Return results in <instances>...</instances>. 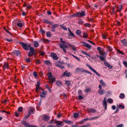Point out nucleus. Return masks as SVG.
Returning a JSON list of instances; mask_svg holds the SVG:
<instances>
[{"label": "nucleus", "mask_w": 127, "mask_h": 127, "mask_svg": "<svg viewBox=\"0 0 127 127\" xmlns=\"http://www.w3.org/2000/svg\"><path fill=\"white\" fill-rule=\"evenodd\" d=\"M63 121L66 123L68 125H70L73 124V122L69 120H66L64 119L63 120Z\"/></svg>", "instance_id": "17"}, {"label": "nucleus", "mask_w": 127, "mask_h": 127, "mask_svg": "<svg viewBox=\"0 0 127 127\" xmlns=\"http://www.w3.org/2000/svg\"><path fill=\"white\" fill-rule=\"evenodd\" d=\"M43 119L44 120L47 121L49 120V117L48 115H44Z\"/></svg>", "instance_id": "18"}, {"label": "nucleus", "mask_w": 127, "mask_h": 127, "mask_svg": "<svg viewBox=\"0 0 127 127\" xmlns=\"http://www.w3.org/2000/svg\"><path fill=\"white\" fill-rule=\"evenodd\" d=\"M56 84L58 86H61L62 85V82L60 81H57L56 83Z\"/></svg>", "instance_id": "24"}, {"label": "nucleus", "mask_w": 127, "mask_h": 127, "mask_svg": "<svg viewBox=\"0 0 127 127\" xmlns=\"http://www.w3.org/2000/svg\"><path fill=\"white\" fill-rule=\"evenodd\" d=\"M44 64L46 65H51L52 64L51 62L49 60H45L44 62Z\"/></svg>", "instance_id": "23"}, {"label": "nucleus", "mask_w": 127, "mask_h": 127, "mask_svg": "<svg viewBox=\"0 0 127 127\" xmlns=\"http://www.w3.org/2000/svg\"><path fill=\"white\" fill-rule=\"evenodd\" d=\"M51 56L54 59L57 60L58 58L57 56L54 53H51Z\"/></svg>", "instance_id": "14"}, {"label": "nucleus", "mask_w": 127, "mask_h": 127, "mask_svg": "<svg viewBox=\"0 0 127 127\" xmlns=\"http://www.w3.org/2000/svg\"><path fill=\"white\" fill-rule=\"evenodd\" d=\"M118 107L120 108L121 107L122 109H124L125 108V107L124 106L121 104H120L118 106Z\"/></svg>", "instance_id": "51"}, {"label": "nucleus", "mask_w": 127, "mask_h": 127, "mask_svg": "<svg viewBox=\"0 0 127 127\" xmlns=\"http://www.w3.org/2000/svg\"><path fill=\"white\" fill-rule=\"evenodd\" d=\"M14 54L16 56H18L20 55V53L18 50H15L14 51Z\"/></svg>", "instance_id": "26"}, {"label": "nucleus", "mask_w": 127, "mask_h": 127, "mask_svg": "<svg viewBox=\"0 0 127 127\" xmlns=\"http://www.w3.org/2000/svg\"><path fill=\"white\" fill-rule=\"evenodd\" d=\"M83 72H86L88 73L89 74H92V73H91V72H90L89 71H87L85 69H84Z\"/></svg>", "instance_id": "54"}, {"label": "nucleus", "mask_w": 127, "mask_h": 127, "mask_svg": "<svg viewBox=\"0 0 127 127\" xmlns=\"http://www.w3.org/2000/svg\"><path fill=\"white\" fill-rule=\"evenodd\" d=\"M60 42L61 43H64V44L65 43H66L65 41H63V39L62 38H60Z\"/></svg>", "instance_id": "60"}, {"label": "nucleus", "mask_w": 127, "mask_h": 127, "mask_svg": "<svg viewBox=\"0 0 127 127\" xmlns=\"http://www.w3.org/2000/svg\"><path fill=\"white\" fill-rule=\"evenodd\" d=\"M45 86L46 88L50 91V92L51 93V90L49 86L48 85L46 84L45 85Z\"/></svg>", "instance_id": "40"}, {"label": "nucleus", "mask_w": 127, "mask_h": 127, "mask_svg": "<svg viewBox=\"0 0 127 127\" xmlns=\"http://www.w3.org/2000/svg\"><path fill=\"white\" fill-rule=\"evenodd\" d=\"M43 22L46 23L50 24L52 25L53 24V22H50L46 19H44L43 20Z\"/></svg>", "instance_id": "13"}, {"label": "nucleus", "mask_w": 127, "mask_h": 127, "mask_svg": "<svg viewBox=\"0 0 127 127\" xmlns=\"http://www.w3.org/2000/svg\"><path fill=\"white\" fill-rule=\"evenodd\" d=\"M120 8L119 7H118V9L117 10V12H120L122 9V6L120 5Z\"/></svg>", "instance_id": "33"}, {"label": "nucleus", "mask_w": 127, "mask_h": 127, "mask_svg": "<svg viewBox=\"0 0 127 127\" xmlns=\"http://www.w3.org/2000/svg\"><path fill=\"white\" fill-rule=\"evenodd\" d=\"M40 52H41V53H40V54L42 56H43L45 54V53L44 52H42L40 51Z\"/></svg>", "instance_id": "58"}, {"label": "nucleus", "mask_w": 127, "mask_h": 127, "mask_svg": "<svg viewBox=\"0 0 127 127\" xmlns=\"http://www.w3.org/2000/svg\"><path fill=\"white\" fill-rule=\"evenodd\" d=\"M34 45L35 47H37L39 45V44L38 42L35 41L34 42Z\"/></svg>", "instance_id": "37"}, {"label": "nucleus", "mask_w": 127, "mask_h": 127, "mask_svg": "<svg viewBox=\"0 0 127 127\" xmlns=\"http://www.w3.org/2000/svg\"><path fill=\"white\" fill-rule=\"evenodd\" d=\"M71 75V73L70 72H68L67 71H66L63 73L62 74L63 76H66L67 77H69L70 75Z\"/></svg>", "instance_id": "11"}, {"label": "nucleus", "mask_w": 127, "mask_h": 127, "mask_svg": "<svg viewBox=\"0 0 127 127\" xmlns=\"http://www.w3.org/2000/svg\"><path fill=\"white\" fill-rule=\"evenodd\" d=\"M97 50L98 51L99 54L102 55H105L106 53L104 52L102 48L99 47H98L97 48Z\"/></svg>", "instance_id": "7"}, {"label": "nucleus", "mask_w": 127, "mask_h": 127, "mask_svg": "<svg viewBox=\"0 0 127 127\" xmlns=\"http://www.w3.org/2000/svg\"><path fill=\"white\" fill-rule=\"evenodd\" d=\"M106 48H107V51L109 52H111L113 50V49L111 47L108 45H107Z\"/></svg>", "instance_id": "19"}, {"label": "nucleus", "mask_w": 127, "mask_h": 127, "mask_svg": "<svg viewBox=\"0 0 127 127\" xmlns=\"http://www.w3.org/2000/svg\"><path fill=\"white\" fill-rule=\"evenodd\" d=\"M107 102L108 103H112L113 102V99L110 98H108L107 100Z\"/></svg>", "instance_id": "32"}, {"label": "nucleus", "mask_w": 127, "mask_h": 127, "mask_svg": "<svg viewBox=\"0 0 127 127\" xmlns=\"http://www.w3.org/2000/svg\"><path fill=\"white\" fill-rule=\"evenodd\" d=\"M40 32L42 34L45 33L44 31L42 29H40Z\"/></svg>", "instance_id": "61"}, {"label": "nucleus", "mask_w": 127, "mask_h": 127, "mask_svg": "<svg viewBox=\"0 0 127 127\" xmlns=\"http://www.w3.org/2000/svg\"><path fill=\"white\" fill-rule=\"evenodd\" d=\"M23 110V108L21 107H19L18 109V111L20 112H21Z\"/></svg>", "instance_id": "44"}, {"label": "nucleus", "mask_w": 127, "mask_h": 127, "mask_svg": "<svg viewBox=\"0 0 127 127\" xmlns=\"http://www.w3.org/2000/svg\"><path fill=\"white\" fill-rule=\"evenodd\" d=\"M91 125L89 124L88 125H85L82 126H79L77 127L76 125H73L72 126V127H90Z\"/></svg>", "instance_id": "16"}, {"label": "nucleus", "mask_w": 127, "mask_h": 127, "mask_svg": "<svg viewBox=\"0 0 127 127\" xmlns=\"http://www.w3.org/2000/svg\"><path fill=\"white\" fill-rule=\"evenodd\" d=\"M123 64L127 68V63L126 61H124L123 62Z\"/></svg>", "instance_id": "62"}, {"label": "nucleus", "mask_w": 127, "mask_h": 127, "mask_svg": "<svg viewBox=\"0 0 127 127\" xmlns=\"http://www.w3.org/2000/svg\"><path fill=\"white\" fill-rule=\"evenodd\" d=\"M26 7L28 9H31L32 8V6L29 4L28 3Z\"/></svg>", "instance_id": "52"}, {"label": "nucleus", "mask_w": 127, "mask_h": 127, "mask_svg": "<svg viewBox=\"0 0 127 127\" xmlns=\"http://www.w3.org/2000/svg\"><path fill=\"white\" fill-rule=\"evenodd\" d=\"M52 25L53 26H52L55 28H57L59 26V25L57 24H55L54 25Z\"/></svg>", "instance_id": "56"}, {"label": "nucleus", "mask_w": 127, "mask_h": 127, "mask_svg": "<svg viewBox=\"0 0 127 127\" xmlns=\"http://www.w3.org/2000/svg\"><path fill=\"white\" fill-rule=\"evenodd\" d=\"M30 50V52H31L32 53H35V52L34 48L32 47H31L29 48Z\"/></svg>", "instance_id": "34"}, {"label": "nucleus", "mask_w": 127, "mask_h": 127, "mask_svg": "<svg viewBox=\"0 0 127 127\" xmlns=\"http://www.w3.org/2000/svg\"><path fill=\"white\" fill-rule=\"evenodd\" d=\"M84 69L83 68H78L76 69L75 71L76 72H83Z\"/></svg>", "instance_id": "20"}, {"label": "nucleus", "mask_w": 127, "mask_h": 127, "mask_svg": "<svg viewBox=\"0 0 127 127\" xmlns=\"http://www.w3.org/2000/svg\"><path fill=\"white\" fill-rule=\"evenodd\" d=\"M98 92L99 94L102 95L105 93V91L103 90H101L100 89H99L98 90Z\"/></svg>", "instance_id": "22"}, {"label": "nucleus", "mask_w": 127, "mask_h": 127, "mask_svg": "<svg viewBox=\"0 0 127 127\" xmlns=\"http://www.w3.org/2000/svg\"><path fill=\"white\" fill-rule=\"evenodd\" d=\"M17 25L19 27H21L23 26V24L21 23H17Z\"/></svg>", "instance_id": "42"}, {"label": "nucleus", "mask_w": 127, "mask_h": 127, "mask_svg": "<svg viewBox=\"0 0 127 127\" xmlns=\"http://www.w3.org/2000/svg\"><path fill=\"white\" fill-rule=\"evenodd\" d=\"M55 123L57 124V125H61V126H63V125H62V124L63 123V122H60L58 121H56L55 122Z\"/></svg>", "instance_id": "28"}, {"label": "nucleus", "mask_w": 127, "mask_h": 127, "mask_svg": "<svg viewBox=\"0 0 127 127\" xmlns=\"http://www.w3.org/2000/svg\"><path fill=\"white\" fill-rule=\"evenodd\" d=\"M46 35L47 37H49L51 36L52 35L50 32H48L46 33Z\"/></svg>", "instance_id": "46"}, {"label": "nucleus", "mask_w": 127, "mask_h": 127, "mask_svg": "<svg viewBox=\"0 0 127 127\" xmlns=\"http://www.w3.org/2000/svg\"><path fill=\"white\" fill-rule=\"evenodd\" d=\"M104 64L105 65L109 67L110 68H112V66L110 65L109 64L108 62H105L104 63Z\"/></svg>", "instance_id": "27"}, {"label": "nucleus", "mask_w": 127, "mask_h": 127, "mask_svg": "<svg viewBox=\"0 0 127 127\" xmlns=\"http://www.w3.org/2000/svg\"><path fill=\"white\" fill-rule=\"evenodd\" d=\"M43 41L45 43H47L49 42L50 41L47 39H44L43 40Z\"/></svg>", "instance_id": "47"}, {"label": "nucleus", "mask_w": 127, "mask_h": 127, "mask_svg": "<svg viewBox=\"0 0 127 127\" xmlns=\"http://www.w3.org/2000/svg\"><path fill=\"white\" fill-rule=\"evenodd\" d=\"M48 76L49 81H47V82L51 84V85L52 86L53 83L56 81L55 78V77H52V73L50 72L48 74Z\"/></svg>", "instance_id": "1"}, {"label": "nucleus", "mask_w": 127, "mask_h": 127, "mask_svg": "<svg viewBox=\"0 0 127 127\" xmlns=\"http://www.w3.org/2000/svg\"><path fill=\"white\" fill-rule=\"evenodd\" d=\"M100 84L103 87H105L106 85L105 83L102 80H100Z\"/></svg>", "instance_id": "29"}, {"label": "nucleus", "mask_w": 127, "mask_h": 127, "mask_svg": "<svg viewBox=\"0 0 127 127\" xmlns=\"http://www.w3.org/2000/svg\"><path fill=\"white\" fill-rule=\"evenodd\" d=\"M22 124L26 127H37L36 126L29 125V123L26 121H23L22 122Z\"/></svg>", "instance_id": "6"}, {"label": "nucleus", "mask_w": 127, "mask_h": 127, "mask_svg": "<svg viewBox=\"0 0 127 127\" xmlns=\"http://www.w3.org/2000/svg\"><path fill=\"white\" fill-rule=\"evenodd\" d=\"M59 45L60 47L63 49V51L65 53H66V52L65 48H67L68 47V46L65 44L61 43H59Z\"/></svg>", "instance_id": "5"}, {"label": "nucleus", "mask_w": 127, "mask_h": 127, "mask_svg": "<svg viewBox=\"0 0 127 127\" xmlns=\"http://www.w3.org/2000/svg\"><path fill=\"white\" fill-rule=\"evenodd\" d=\"M65 83L67 86H70L71 84L69 81H65Z\"/></svg>", "instance_id": "35"}, {"label": "nucleus", "mask_w": 127, "mask_h": 127, "mask_svg": "<svg viewBox=\"0 0 127 127\" xmlns=\"http://www.w3.org/2000/svg\"><path fill=\"white\" fill-rule=\"evenodd\" d=\"M35 54V53H32L31 52H29L28 53V56L30 57L32 56L33 55Z\"/></svg>", "instance_id": "36"}, {"label": "nucleus", "mask_w": 127, "mask_h": 127, "mask_svg": "<svg viewBox=\"0 0 127 127\" xmlns=\"http://www.w3.org/2000/svg\"><path fill=\"white\" fill-rule=\"evenodd\" d=\"M87 110L89 113L91 112L93 113H94L96 111V110L93 108H91L90 109H88Z\"/></svg>", "instance_id": "21"}, {"label": "nucleus", "mask_w": 127, "mask_h": 127, "mask_svg": "<svg viewBox=\"0 0 127 127\" xmlns=\"http://www.w3.org/2000/svg\"><path fill=\"white\" fill-rule=\"evenodd\" d=\"M76 33L78 35H80L81 33V32L80 30H77L76 31Z\"/></svg>", "instance_id": "30"}, {"label": "nucleus", "mask_w": 127, "mask_h": 127, "mask_svg": "<svg viewBox=\"0 0 127 127\" xmlns=\"http://www.w3.org/2000/svg\"><path fill=\"white\" fill-rule=\"evenodd\" d=\"M98 117L96 116L95 117H92L90 119V120H95V119L98 118Z\"/></svg>", "instance_id": "57"}, {"label": "nucleus", "mask_w": 127, "mask_h": 127, "mask_svg": "<svg viewBox=\"0 0 127 127\" xmlns=\"http://www.w3.org/2000/svg\"><path fill=\"white\" fill-rule=\"evenodd\" d=\"M35 63L37 64H39L40 63V60L39 59H37Z\"/></svg>", "instance_id": "55"}, {"label": "nucleus", "mask_w": 127, "mask_h": 127, "mask_svg": "<svg viewBox=\"0 0 127 127\" xmlns=\"http://www.w3.org/2000/svg\"><path fill=\"white\" fill-rule=\"evenodd\" d=\"M86 65L90 69L93 71L97 76L99 77L100 76V75L90 65L87 64H86Z\"/></svg>", "instance_id": "8"}, {"label": "nucleus", "mask_w": 127, "mask_h": 127, "mask_svg": "<svg viewBox=\"0 0 127 127\" xmlns=\"http://www.w3.org/2000/svg\"><path fill=\"white\" fill-rule=\"evenodd\" d=\"M9 67L8 64L7 63H4L3 68L4 69H9Z\"/></svg>", "instance_id": "15"}, {"label": "nucleus", "mask_w": 127, "mask_h": 127, "mask_svg": "<svg viewBox=\"0 0 127 127\" xmlns=\"http://www.w3.org/2000/svg\"><path fill=\"white\" fill-rule=\"evenodd\" d=\"M31 60L29 58L26 59L25 61L27 63H30L31 61Z\"/></svg>", "instance_id": "48"}, {"label": "nucleus", "mask_w": 127, "mask_h": 127, "mask_svg": "<svg viewBox=\"0 0 127 127\" xmlns=\"http://www.w3.org/2000/svg\"><path fill=\"white\" fill-rule=\"evenodd\" d=\"M78 115H79L77 113H74L73 114L74 117L75 118H78Z\"/></svg>", "instance_id": "41"}, {"label": "nucleus", "mask_w": 127, "mask_h": 127, "mask_svg": "<svg viewBox=\"0 0 127 127\" xmlns=\"http://www.w3.org/2000/svg\"><path fill=\"white\" fill-rule=\"evenodd\" d=\"M5 40L7 42H12L13 41V40L12 39H9L7 38H5Z\"/></svg>", "instance_id": "50"}, {"label": "nucleus", "mask_w": 127, "mask_h": 127, "mask_svg": "<svg viewBox=\"0 0 127 127\" xmlns=\"http://www.w3.org/2000/svg\"><path fill=\"white\" fill-rule=\"evenodd\" d=\"M85 15V11L82 10L81 12H77L76 13L71 15V16L72 17H83Z\"/></svg>", "instance_id": "2"}, {"label": "nucleus", "mask_w": 127, "mask_h": 127, "mask_svg": "<svg viewBox=\"0 0 127 127\" xmlns=\"http://www.w3.org/2000/svg\"><path fill=\"white\" fill-rule=\"evenodd\" d=\"M68 35L71 36H73L74 38L75 37V36L73 33H72V32H71Z\"/></svg>", "instance_id": "49"}, {"label": "nucleus", "mask_w": 127, "mask_h": 127, "mask_svg": "<svg viewBox=\"0 0 127 127\" xmlns=\"http://www.w3.org/2000/svg\"><path fill=\"white\" fill-rule=\"evenodd\" d=\"M19 43L22 46L24 49L26 50H28L29 48L31 46V45L30 44H26L22 42H20Z\"/></svg>", "instance_id": "4"}, {"label": "nucleus", "mask_w": 127, "mask_h": 127, "mask_svg": "<svg viewBox=\"0 0 127 127\" xmlns=\"http://www.w3.org/2000/svg\"><path fill=\"white\" fill-rule=\"evenodd\" d=\"M71 55L74 58H75L76 59H77L78 61H80V59L78 57H77L71 54Z\"/></svg>", "instance_id": "43"}, {"label": "nucleus", "mask_w": 127, "mask_h": 127, "mask_svg": "<svg viewBox=\"0 0 127 127\" xmlns=\"http://www.w3.org/2000/svg\"><path fill=\"white\" fill-rule=\"evenodd\" d=\"M125 97V95L123 93H121L119 96V98L121 99H123Z\"/></svg>", "instance_id": "31"}, {"label": "nucleus", "mask_w": 127, "mask_h": 127, "mask_svg": "<svg viewBox=\"0 0 127 127\" xmlns=\"http://www.w3.org/2000/svg\"><path fill=\"white\" fill-rule=\"evenodd\" d=\"M121 42L122 43L124 46H127V40L126 39H123L121 40Z\"/></svg>", "instance_id": "12"}, {"label": "nucleus", "mask_w": 127, "mask_h": 127, "mask_svg": "<svg viewBox=\"0 0 127 127\" xmlns=\"http://www.w3.org/2000/svg\"><path fill=\"white\" fill-rule=\"evenodd\" d=\"M124 126L122 124H120L119 125H117L116 127H124Z\"/></svg>", "instance_id": "64"}, {"label": "nucleus", "mask_w": 127, "mask_h": 127, "mask_svg": "<svg viewBox=\"0 0 127 127\" xmlns=\"http://www.w3.org/2000/svg\"><path fill=\"white\" fill-rule=\"evenodd\" d=\"M3 29L7 33L11 35H12L11 32L8 30L6 29V27H4L3 28Z\"/></svg>", "instance_id": "38"}, {"label": "nucleus", "mask_w": 127, "mask_h": 127, "mask_svg": "<svg viewBox=\"0 0 127 127\" xmlns=\"http://www.w3.org/2000/svg\"><path fill=\"white\" fill-rule=\"evenodd\" d=\"M35 112V109L33 107H31L29 109L27 114L25 116V119L28 118L31 114H34Z\"/></svg>", "instance_id": "3"}, {"label": "nucleus", "mask_w": 127, "mask_h": 127, "mask_svg": "<svg viewBox=\"0 0 127 127\" xmlns=\"http://www.w3.org/2000/svg\"><path fill=\"white\" fill-rule=\"evenodd\" d=\"M56 66L60 67L61 69H63L64 68V67L63 66L59 64H56Z\"/></svg>", "instance_id": "39"}, {"label": "nucleus", "mask_w": 127, "mask_h": 127, "mask_svg": "<svg viewBox=\"0 0 127 127\" xmlns=\"http://www.w3.org/2000/svg\"><path fill=\"white\" fill-rule=\"evenodd\" d=\"M91 91V89L90 88H87L85 90V91L87 93H88L90 92Z\"/></svg>", "instance_id": "45"}, {"label": "nucleus", "mask_w": 127, "mask_h": 127, "mask_svg": "<svg viewBox=\"0 0 127 127\" xmlns=\"http://www.w3.org/2000/svg\"><path fill=\"white\" fill-rule=\"evenodd\" d=\"M33 75L34 76L36 77H37V74L36 72L34 71L33 72Z\"/></svg>", "instance_id": "63"}, {"label": "nucleus", "mask_w": 127, "mask_h": 127, "mask_svg": "<svg viewBox=\"0 0 127 127\" xmlns=\"http://www.w3.org/2000/svg\"><path fill=\"white\" fill-rule=\"evenodd\" d=\"M85 47L89 49H90L91 48V46L90 45L88 44V43L86 45H85Z\"/></svg>", "instance_id": "53"}, {"label": "nucleus", "mask_w": 127, "mask_h": 127, "mask_svg": "<svg viewBox=\"0 0 127 127\" xmlns=\"http://www.w3.org/2000/svg\"><path fill=\"white\" fill-rule=\"evenodd\" d=\"M40 83L39 81H37L36 85V93L38 92V90L41 89V88L40 87Z\"/></svg>", "instance_id": "9"}, {"label": "nucleus", "mask_w": 127, "mask_h": 127, "mask_svg": "<svg viewBox=\"0 0 127 127\" xmlns=\"http://www.w3.org/2000/svg\"><path fill=\"white\" fill-rule=\"evenodd\" d=\"M100 60L101 61H103L104 62L105 61V59L104 57L103 56H100Z\"/></svg>", "instance_id": "59"}, {"label": "nucleus", "mask_w": 127, "mask_h": 127, "mask_svg": "<svg viewBox=\"0 0 127 127\" xmlns=\"http://www.w3.org/2000/svg\"><path fill=\"white\" fill-rule=\"evenodd\" d=\"M88 34L87 33L84 32L83 33V38L86 39L88 37Z\"/></svg>", "instance_id": "25"}, {"label": "nucleus", "mask_w": 127, "mask_h": 127, "mask_svg": "<svg viewBox=\"0 0 127 127\" xmlns=\"http://www.w3.org/2000/svg\"><path fill=\"white\" fill-rule=\"evenodd\" d=\"M42 90L43 92L41 93L40 96L41 97L44 98L45 97L47 92L44 89H42Z\"/></svg>", "instance_id": "10"}]
</instances>
